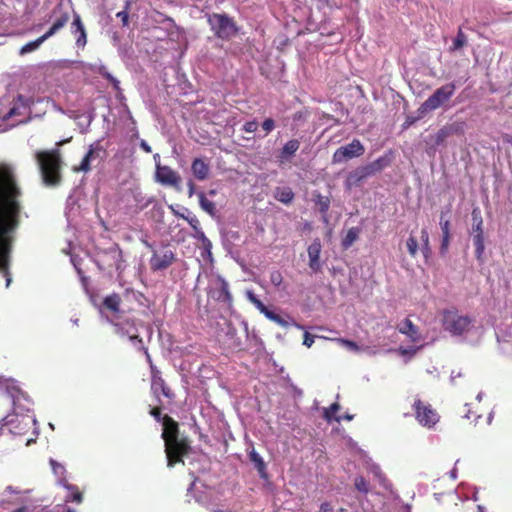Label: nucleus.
<instances>
[{"mask_svg": "<svg viewBox=\"0 0 512 512\" xmlns=\"http://www.w3.org/2000/svg\"><path fill=\"white\" fill-rule=\"evenodd\" d=\"M173 213L175 216L185 219L196 233H200L202 236L204 235L203 232L200 230V222L196 216H185L184 214L179 213L178 211L175 210H173Z\"/></svg>", "mask_w": 512, "mask_h": 512, "instance_id": "nucleus-37", "label": "nucleus"}, {"mask_svg": "<svg viewBox=\"0 0 512 512\" xmlns=\"http://www.w3.org/2000/svg\"><path fill=\"white\" fill-rule=\"evenodd\" d=\"M503 140L512 145V135H505Z\"/></svg>", "mask_w": 512, "mask_h": 512, "instance_id": "nucleus-59", "label": "nucleus"}, {"mask_svg": "<svg viewBox=\"0 0 512 512\" xmlns=\"http://www.w3.org/2000/svg\"><path fill=\"white\" fill-rule=\"evenodd\" d=\"M162 434L161 437L165 441L180 437L179 424L169 415L162 417Z\"/></svg>", "mask_w": 512, "mask_h": 512, "instance_id": "nucleus-17", "label": "nucleus"}, {"mask_svg": "<svg viewBox=\"0 0 512 512\" xmlns=\"http://www.w3.org/2000/svg\"><path fill=\"white\" fill-rule=\"evenodd\" d=\"M449 243H450V235H442V241H441V246H440V253L442 255H444L447 252Z\"/></svg>", "mask_w": 512, "mask_h": 512, "instance_id": "nucleus-50", "label": "nucleus"}, {"mask_svg": "<svg viewBox=\"0 0 512 512\" xmlns=\"http://www.w3.org/2000/svg\"><path fill=\"white\" fill-rule=\"evenodd\" d=\"M62 486L69 492L66 497L67 502L79 504L83 501V494L76 485L70 484L67 480H63Z\"/></svg>", "mask_w": 512, "mask_h": 512, "instance_id": "nucleus-24", "label": "nucleus"}, {"mask_svg": "<svg viewBox=\"0 0 512 512\" xmlns=\"http://www.w3.org/2000/svg\"><path fill=\"white\" fill-rule=\"evenodd\" d=\"M441 323L443 329L452 336H462L471 330L474 319L469 315L460 314L453 307L442 311Z\"/></svg>", "mask_w": 512, "mask_h": 512, "instance_id": "nucleus-2", "label": "nucleus"}, {"mask_svg": "<svg viewBox=\"0 0 512 512\" xmlns=\"http://www.w3.org/2000/svg\"><path fill=\"white\" fill-rule=\"evenodd\" d=\"M364 151L365 148L360 140L354 139L351 143L336 149L332 156V162L334 164L345 162L363 155Z\"/></svg>", "mask_w": 512, "mask_h": 512, "instance_id": "nucleus-10", "label": "nucleus"}, {"mask_svg": "<svg viewBox=\"0 0 512 512\" xmlns=\"http://www.w3.org/2000/svg\"><path fill=\"white\" fill-rule=\"evenodd\" d=\"M71 33L76 36L77 47L83 48L87 44V33L81 16L78 13H74L71 23Z\"/></svg>", "mask_w": 512, "mask_h": 512, "instance_id": "nucleus-19", "label": "nucleus"}, {"mask_svg": "<svg viewBox=\"0 0 512 512\" xmlns=\"http://www.w3.org/2000/svg\"><path fill=\"white\" fill-rule=\"evenodd\" d=\"M105 154V149L100 141H96L89 146V149L78 166L73 167L74 172L87 173L91 170L92 163L95 160H101Z\"/></svg>", "mask_w": 512, "mask_h": 512, "instance_id": "nucleus-11", "label": "nucleus"}, {"mask_svg": "<svg viewBox=\"0 0 512 512\" xmlns=\"http://www.w3.org/2000/svg\"><path fill=\"white\" fill-rule=\"evenodd\" d=\"M129 7H130V2H127L125 9L116 14V17L121 20L123 26H128V24H129V14H128Z\"/></svg>", "mask_w": 512, "mask_h": 512, "instance_id": "nucleus-44", "label": "nucleus"}, {"mask_svg": "<svg viewBox=\"0 0 512 512\" xmlns=\"http://www.w3.org/2000/svg\"><path fill=\"white\" fill-rule=\"evenodd\" d=\"M175 260L174 253L166 250L163 253H154L150 259L151 268L155 271L168 268Z\"/></svg>", "mask_w": 512, "mask_h": 512, "instance_id": "nucleus-18", "label": "nucleus"}, {"mask_svg": "<svg viewBox=\"0 0 512 512\" xmlns=\"http://www.w3.org/2000/svg\"><path fill=\"white\" fill-rule=\"evenodd\" d=\"M6 218L0 213V270L4 272L6 276V286H9L11 277L8 271V254L10 245L8 240L5 238L7 233Z\"/></svg>", "mask_w": 512, "mask_h": 512, "instance_id": "nucleus-9", "label": "nucleus"}, {"mask_svg": "<svg viewBox=\"0 0 512 512\" xmlns=\"http://www.w3.org/2000/svg\"><path fill=\"white\" fill-rule=\"evenodd\" d=\"M242 129L247 133H254L258 129V123L256 120L248 121L243 125Z\"/></svg>", "mask_w": 512, "mask_h": 512, "instance_id": "nucleus-47", "label": "nucleus"}, {"mask_svg": "<svg viewBox=\"0 0 512 512\" xmlns=\"http://www.w3.org/2000/svg\"><path fill=\"white\" fill-rule=\"evenodd\" d=\"M53 15L56 16L55 21L48 29L46 33L43 34L44 38L47 40L50 37L54 36L58 31L64 28L70 20V15L67 11H61V9H54Z\"/></svg>", "mask_w": 512, "mask_h": 512, "instance_id": "nucleus-16", "label": "nucleus"}, {"mask_svg": "<svg viewBox=\"0 0 512 512\" xmlns=\"http://www.w3.org/2000/svg\"><path fill=\"white\" fill-rule=\"evenodd\" d=\"M389 164L390 161L387 157H379L373 162L352 170L348 173L344 183L346 190L350 191L354 187L360 186L367 178L381 172Z\"/></svg>", "mask_w": 512, "mask_h": 512, "instance_id": "nucleus-3", "label": "nucleus"}, {"mask_svg": "<svg viewBox=\"0 0 512 512\" xmlns=\"http://www.w3.org/2000/svg\"><path fill=\"white\" fill-rule=\"evenodd\" d=\"M467 44V36L461 28L458 29L457 35L453 40V45L449 48L450 52L457 51Z\"/></svg>", "mask_w": 512, "mask_h": 512, "instance_id": "nucleus-34", "label": "nucleus"}, {"mask_svg": "<svg viewBox=\"0 0 512 512\" xmlns=\"http://www.w3.org/2000/svg\"><path fill=\"white\" fill-rule=\"evenodd\" d=\"M199 198V205L202 210H204L206 213H208L210 216L216 215V205L213 201H210L206 198L205 194L203 192L198 193Z\"/></svg>", "mask_w": 512, "mask_h": 512, "instance_id": "nucleus-27", "label": "nucleus"}, {"mask_svg": "<svg viewBox=\"0 0 512 512\" xmlns=\"http://www.w3.org/2000/svg\"><path fill=\"white\" fill-rule=\"evenodd\" d=\"M151 367V390L153 394H155L157 397L161 393L163 396H165L168 399L174 398V393L169 388V386L166 384L165 380L161 377L160 371H158L152 364V361L149 362Z\"/></svg>", "mask_w": 512, "mask_h": 512, "instance_id": "nucleus-12", "label": "nucleus"}, {"mask_svg": "<svg viewBox=\"0 0 512 512\" xmlns=\"http://www.w3.org/2000/svg\"><path fill=\"white\" fill-rule=\"evenodd\" d=\"M338 341L341 342L343 345H345L350 350H358V345L354 341L343 339V338L338 339Z\"/></svg>", "mask_w": 512, "mask_h": 512, "instance_id": "nucleus-52", "label": "nucleus"}, {"mask_svg": "<svg viewBox=\"0 0 512 512\" xmlns=\"http://www.w3.org/2000/svg\"><path fill=\"white\" fill-rule=\"evenodd\" d=\"M355 488L364 494H368L370 491L369 483L363 476H357L354 480Z\"/></svg>", "mask_w": 512, "mask_h": 512, "instance_id": "nucleus-39", "label": "nucleus"}, {"mask_svg": "<svg viewBox=\"0 0 512 512\" xmlns=\"http://www.w3.org/2000/svg\"><path fill=\"white\" fill-rule=\"evenodd\" d=\"M342 417V420H347V421H350L353 419V415H350V414H345L344 416H341Z\"/></svg>", "mask_w": 512, "mask_h": 512, "instance_id": "nucleus-61", "label": "nucleus"}, {"mask_svg": "<svg viewBox=\"0 0 512 512\" xmlns=\"http://www.w3.org/2000/svg\"><path fill=\"white\" fill-rule=\"evenodd\" d=\"M425 116H420V114L417 112V116L408 115L405 118V121L403 123V129H407L413 124H415L418 120L424 118Z\"/></svg>", "mask_w": 512, "mask_h": 512, "instance_id": "nucleus-46", "label": "nucleus"}, {"mask_svg": "<svg viewBox=\"0 0 512 512\" xmlns=\"http://www.w3.org/2000/svg\"><path fill=\"white\" fill-rule=\"evenodd\" d=\"M194 193H195V184L193 181L190 180L188 182V196L192 197Z\"/></svg>", "mask_w": 512, "mask_h": 512, "instance_id": "nucleus-56", "label": "nucleus"}, {"mask_svg": "<svg viewBox=\"0 0 512 512\" xmlns=\"http://www.w3.org/2000/svg\"><path fill=\"white\" fill-rule=\"evenodd\" d=\"M340 410V404L338 402H335L330 405V407L325 408L323 412V417L327 422L336 421L341 422L342 417L337 416L336 413Z\"/></svg>", "mask_w": 512, "mask_h": 512, "instance_id": "nucleus-28", "label": "nucleus"}, {"mask_svg": "<svg viewBox=\"0 0 512 512\" xmlns=\"http://www.w3.org/2000/svg\"><path fill=\"white\" fill-rule=\"evenodd\" d=\"M53 15L56 16L55 21L48 29L46 33L43 34L44 38L47 40L50 37L54 36L58 31L64 28L70 20V15L67 11H61V9H54Z\"/></svg>", "mask_w": 512, "mask_h": 512, "instance_id": "nucleus-15", "label": "nucleus"}, {"mask_svg": "<svg viewBox=\"0 0 512 512\" xmlns=\"http://www.w3.org/2000/svg\"><path fill=\"white\" fill-rule=\"evenodd\" d=\"M472 219H473V224L483 225V220H482V217H481V214H480V211L478 208L473 209Z\"/></svg>", "mask_w": 512, "mask_h": 512, "instance_id": "nucleus-51", "label": "nucleus"}, {"mask_svg": "<svg viewBox=\"0 0 512 512\" xmlns=\"http://www.w3.org/2000/svg\"><path fill=\"white\" fill-rule=\"evenodd\" d=\"M109 253L112 255V258L115 260V267L117 270L121 269V262H122V251L121 249L116 245L113 248L109 249Z\"/></svg>", "mask_w": 512, "mask_h": 512, "instance_id": "nucleus-41", "label": "nucleus"}, {"mask_svg": "<svg viewBox=\"0 0 512 512\" xmlns=\"http://www.w3.org/2000/svg\"><path fill=\"white\" fill-rule=\"evenodd\" d=\"M314 343V336L311 335L309 332H305L304 333V339H303V344L305 346H307L308 348H310Z\"/></svg>", "mask_w": 512, "mask_h": 512, "instance_id": "nucleus-54", "label": "nucleus"}, {"mask_svg": "<svg viewBox=\"0 0 512 512\" xmlns=\"http://www.w3.org/2000/svg\"><path fill=\"white\" fill-rule=\"evenodd\" d=\"M140 146L141 148L147 152V153H150L151 152V147L147 144L146 141L142 140L141 143H140Z\"/></svg>", "mask_w": 512, "mask_h": 512, "instance_id": "nucleus-57", "label": "nucleus"}, {"mask_svg": "<svg viewBox=\"0 0 512 512\" xmlns=\"http://www.w3.org/2000/svg\"><path fill=\"white\" fill-rule=\"evenodd\" d=\"M269 278L271 284L275 287H279L283 283V275L279 270L271 271Z\"/></svg>", "mask_w": 512, "mask_h": 512, "instance_id": "nucleus-42", "label": "nucleus"}, {"mask_svg": "<svg viewBox=\"0 0 512 512\" xmlns=\"http://www.w3.org/2000/svg\"><path fill=\"white\" fill-rule=\"evenodd\" d=\"M8 185H9V189L11 190V192L16 190V187H15L14 183L12 182V180L8 181Z\"/></svg>", "mask_w": 512, "mask_h": 512, "instance_id": "nucleus-60", "label": "nucleus"}, {"mask_svg": "<svg viewBox=\"0 0 512 512\" xmlns=\"http://www.w3.org/2000/svg\"><path fill=\"white\" fill-rule=\"evenodd\" d=\"M150 415L154 417V419L156 421H161L162 422V413H161V408L160 407H154L150 410Z\"/></svg>", "mask_w": 512, "mask_h": 512, "instance_id": "nucleus-53", "label": "nucleus"}, {"mask_svg": "<svg viewBox=\"0 0 512 512\" xmlns=\"http://www.w3.org/2000/svg\"><path fill=\"white\" fill-rule=\"evenodd\" d=\"M125 295H126V296H128V295L136 296V293H135L133 290H129V289H127V290L125 291Z\"/></svg>", "mask_w": 512, "mask_h": 512, "instance_id": "nucleus-62", "label": "nucleus"}, {"mask_svg": "<svg viewBox=\"0 0 512 512\" xmlns=\"http://www.w3.org/2000/svg\"><path fill=\"white\" fill-rule=\"evenodd\" d=\"M164 447L169 468L178 463H184L183 458L191 452V444L187 436L167 440L164 442Z\"/></svg>", "mask_w": 512, "mask_h": 512, "instance_id": "nucleus-6", "label": "nucleus"}, {"mask_svg": "<svg viewBox=\"0 0 512 512\" xmlns=\"http://www.w3.org/2000/svg\"><path fill=\"white\" fill-rule=\"evenodd\" d=\"M421 241H422V253L427 258L431 253V248H430V243H429V234L425 228L421 230Z\"/></svg>", "mask_w": 512, "mask_h": 512, "instance_id": "nucleus-38", "label": "nucleus"}, {"mask_svg": "<svg viewBox=\"0 0 512 512\" xmlns=\"http://www.w3.org/2000/svg\"><path fill=\"white\" fill-rule=\"evenodd\" d=\"M156 180L163 184L174 188H178L181 183L180 175L169 166H156Z\"/></svg>", "mask_w": 512, "mask_h": 512, "instance_id": "nucleus-13", "label": "nucleus"}, {"mask_svg": "<svg viewBox=\"0 0 512 512\" xmlns=\"http://www.w3.org/2000/svg\"><path fill=\"white\" fill-rule=\"evenodd\" d=\"M46 41V39L44 38V36H40L39 38H37L36 40L34 41H31V42H28L26 43L24 46H22V48L20 49V55H24V54H27V53H30L36 49H38L40 47V45Z\"/></svg>", "mask_w": 512, "mask_h": 512, "instance_id": "nucleus-36", "label": "nucleus"}, {"mask_svg": "<svg viewBox=\"0 0 512 512\" xmlns=\"http://www.w3.org/2000/svg\"><path fill=\"white\" fill-rule=\"evenodd\" d=\"M191 171L195 179L205 181L210 175V166L202 158H195L191 164Z\"/></svg>", "mask_w": 512, "mask_h": 512, "instance_id": "nucleus-21", "label": "nucleus"}, {"mask_svg": "<svg viewBox=\"0 0 512 512\" xmlns=\"http://www.w3.org/2000/svg\"><path fill=\"white\" fill-rule=\"evenodd\" d=\"M250 459L252 462L255 463L257 469L261 472L265 469V464H264V461L263 459L261 458V456L256 453V452H251L250 453Z\"/></svg>", "mask_w": 512, "mask_h": 512, "instance_id": "nucleus-43", "label": "nucleus"}, {"mask_svg": "<svg viewBox=\"0 0 512 512\" xmlns=\"http://www.w3.org/2000/svg\"><path fill=\"white\" fill-rule=\"evenodd\" d=\"M440 227L442 231V235H450V221L443 218V215L440 217Z\"/></svg>", "mask_w": 512, "mask_h": 512, "instance_id": "nucleus-49", "label": "nucleus"}, {"mask_svg": "<svg viewBox=\"0 0 512 512\" xmlns=\"http://www.w3.org/2000/svg\"><path fill=\"white\" fill-rule=\"evenodd\" d=\"M121 298L118 294L114 293L112 295L106 296L103 300V305L106 309L118 312L120 306Z\"/></svg>", "mask_w": 512, "mask_h": 512, "instance_id": "nucleus-31", "label": "nucleus"}, {"mask_svg": "<svg viewBox=\"0 0 512 512\" xmlns=\"http://www.w3.org/2000/svg\"><path fill=\"white\" fill-rule=\"evenodd\" d=\"M319 512H334L332 505L329 502H323L320 505Z\"/></svg>", "mask_w": 512, "mask_h": 512, "instance_id": "nucleus-55", "label": "nucleus"}, {"mask_svg": "<svg viewBox=\"0 0 512 512\" xmlns=\"http://www.w3.org/2000/svg\"><path fill=\"white\" fill-rule=\"evenodd\" d=\"M400 333L408 336L412 342H418L421 339L418 327L412 323L409 318H406L399 326Z\"/></svg>", "mask_w": 512, "mask_h": 512, "instance_id": "nucleus-23", "label": "nucleus"}, {"mask_svg": "<svg viewBox=\"0 0 512 512\" xmlns=\"http://www.w3.org/2000/svg\"><path fill=\"white\" fill-rule=\"evenodd\" d=\"M19 115H22V111H21L20 107L14 106L3 116V120L7 121V120L11 119L12 117L19 116Z\"/></svg>", "mask_w": 512, "mask_h": 512, "instance_id": "nucleus-48", "label": "nucleus"}, {"mask_svg": "<svg viewBox=\"0 0 512 512\" xmlns=\"http://www.w3.org/2000/svg\"><path fill=\"white\" fill-rule=\"evenodd\" d=\"M207 22L214 35L222 40H230L237 35L239 30L235 21L227 14H210L208 15Z\"/></svg>", "mask_w": 512, "mask_h": 512, "instance_id": "nucleus-5", "label": "nucleus"}, {"mask_svg": "<svg viewBox=\"0 0 512 512\" xmlns=\"http://www.w3.org/2000/svg\"><path fill=\"white\" fill-rule=\"evenodd\" d=\"M406 247L411 257H416L418 252V241L416 237L410 235L406 241Z\"/></svg>", "mask_w": 512, "mask_h": 512, "instance_id": "nucleus-40", "label": "nucleus"}, {"mask_svg": "<svg viewBox=\"0 0 512 512\" xmlns=\"http://www.w3.org/2000/svg\"><path fill=\"white\" fill-rule=\"evenodd\" d=\"M400 353H401L402 355H406V354L411 353V351H410V350H408V349L401 348V349H400Z\"/></svg>", "mask_w": 512, "mask_h": 512, "instance_id": "nucleus-63", "label": "nucleus"}, {"mask_svg": "<svg viewBox=\"0 0 512 512\" xmlns=\"http://www.w3.org/2000/svg\"><path fill=\"white\" fill-rule=\"evenodd\" d=\"M304 117H305V113L300 111V112H297V113L294 114L293 119L294 120H301Z\"/></svg>", "mask_w": 512, "mask_h": 512, "instance_id": "nucleus-58", "label": "nucleus"}, {"mask_svg": "<svg viewBox=\"0 0 512 512\" xmlns=\"http://www.w3.org/2000/svg\"><path fill=\"white\" fill-rule=\"evenodd\" d=\"M456 85L446 83L437 88L417 109L420 116H426L428 113L444 107L454 96Z\"/></svg>", "mask_w": 512, "mask_h": 512, "instance_id": "nucleus-4", "label": "nucleus"}, {"mask_svg": "<svg viewBox=\"0 0 512 512\" xmlns=\"http://www.w3.org/2000/svg\"><path fill=\"white\" fill-rule=\"evenodd\" d=\"M360 233V229L357 227L350 228L347 231L346 236L342 240V247L344 249H348L353 245V243L358 239Z\"/></svg>", "mask_w": 512, "mask_h": 512, "instance_id": "nucleus-33", "label": "nucleus"}, {"mask_svg": "<svg viewBox=\"0 0 512 512\" xmlns=\"http://www.w3.org/2000/svg\"><path fill=\"white\" fill-rule=\"evenodd\" d=\"M220 289L217 300L231 304L232 303V295L229 291V285L224 279H219Z\"/></svg>", "mask_w": 512, "mask_h": 512, "instance_id": "nucleus-32", "label": "nucleus"}, {"mask_svg": "<svg viewBox=\"0 0 512 512\" xmlns=\"http://www.w3.org/2000/svg\"><path fill=\"white\" fill-rule=\"evenodd\" d=\"M322 245L319 239H315L308 247L309 267L313 272L321 270L320 254Z\"/></svg>", "mask_w": 512, "mask_h": 512, "instance_id": "nucleus-20", "label": "nucleus"}, {"mask_svg": "<svg viewBox=\"0 0 512 512\" xmlns=\"http://www.w3.org/2000/svg\"><path fill=\"white\" fill-rule=\"evenodd\" d=\"M299 147H300L299 140L291 139V140L287 141L281 150V157L289 158V157L293 156L297 152Z\"/></svg>", "mask_w": 512, "mask_h": 512, "instance_id": "nucleus-29", "label": "nucleus"}, {"mask_svg": "<svg viewBox=\"0 0 512 512\" xmlns=\"http://www.w3.org/2000/svg\"><path fill=\"white\" fill-rule=\"evenodd\" d=\"M261 126H262V129L265 131V135H268L269 133H271L274 130L276 124L272 118H266L262 122Z\"/></svg>", "mask_w": 512, "mask_h": 512, "instance_id": "nucleus-45", "label": "nucleus"}, {"mask_svg": "<svg viewBox=\"0 0 512 512\" xmlns=\"http://www.w3.org/2000/svg\"><path fill=\"white\" fill-rule=\"evenodd\" d=\"M245 295L247 300L251 302L260 311V313L264 314L269 320L281 326H286L285 320L280 315L269 310L252 290H247Z\"/></svg>", "mask_w": 512, "mask_h": 512, "instance_id": "nucleus-14", "label": "nucleus"}, {"mask_svg": "<svg viewBox=\"0 0 512 512\" xmlns=\"http://www.w3.org/2000/svg\"><path fill=\"white\" fill-rule=\"evenodd\" d=\"M456 132V129L454 125H446L439 129V131L436 134V140L435 143L437 146L444 143V141L451 135H453Z\"/></svg>", "mask_w": 512, "mask_h": 512, "instance_id": "nucleus-30", "label": "nucleus"}, {"mask_svg": "<svg viewBox=\"0 0 512 512\" xmlns=\"http://www.w3.org/2000/svg\"><path fill=\"white\" fill-rule=\"evenodd\" d=\"M42 179L47 186H58L62 181L61 155L59 150L38 151L35 155Z\"/></svg>", "mask_w": 512, "mask_h": 512, "instance_id": "nucleus-1", "label": "nucleus"}, {"mask_svg": "<svg viewBox=\"0 0 512 512\" xmlns=\"http://www.w3.org/2000/svg\"><path fill=\"white\" fill-rule=\"evenodd\" d=\"M294 196V192L290 187H278L274 194L275 199L283 204H290Z\"/></svg>", "mask_w": 512, "mask_h": 512, "instance_id": "nucleus-25", "label": "nucleus"}, {"mask_svg": "<svg viewBox=\"0 0 512 512\" xmlns=\"http://www.w3.org/2000/svg\"><path fill=\"white\" fill-rule=\"evenodd\" d=\"M114 333L121 338L127 337L137 350L143 351L146 355L147 361L151 362V356L145 348L142 338L139 336L136 323L132 319H124L122 321L113 322Z\"/></svg>", "mask_w": 512, "mask_h": 512, "instance_id": "nucleus-7", "label": "nucleus"}, {"mask_svg": "<svg viewBox=\"0 0 512 512\" xmlns=\"http://www.w3.org/2000/svg\"><path fill=\"white\" fill-rule=\"evenodd\" d=\"M17 100L20 101L23 104V106H25V104H24V97L22 95H18L17 96Z\"/></svg>", "mask_w": 512, "mask_h": 512, "instance_id": "nucleus-64", "label": "nucleus"}, {"mask_svg": "<svg viewBox=\"0 0 512 512\" xmlns=\"http://www.w3.org/2000/svg\"><path fill=\"white\" fill-rule=\"evenodd\" d=\"M50 464L54 474L58 477L59 485L62 486V481L67 480L65 467L53 459L50 460Z\"/></svg>", "mask_w": 512, "mask_h": 512, "instance_id": "nucleus-35", "label": "nucleus"}, {"mask_svg": "<svg viewBox=\"0 0 512 512\" xmlns=\"http://www.w3.org/2000/svg\"><path fill=\"white\" fill-rule=\"evenodd\" d=\"M416 420L424 427L432 428L438 421L439 415L431 404L416 399L413 404Z\"/></svg>", "mask_w": 512, "mask_h": 512, "instance_id": "nucleus-8", "label": "nucleus"}, {"mask_svg": "<svg viewBox=\"0 0 512 512\" xmlns=\"http://www.w3.org/2000/svg\"><path fill=\"white\" fill-rule=\"evenodd\" d=\"M315 204L318 206L319 212L322 214L323 219L327 222V212L330 208V198L323 196L320 193L314 195Z\"/></svg>", "mask_w": 512, "mask_h": 512, "instance_id": "nucleus-26", "label": "nucleus"}, {"mask_svg": "<svg viewBox=\"0 0 512 512\" xmlns=\"http://www.w3.org/2000/svg\"><path fill=\"white\" fill-rule=\"evenodd\" d=\"M472 229L474 232L473 244L475 246V255L478 260H481L485 250L483 225L473 224Z\"/></svg>", "mask_w": 512, "mask_h": 512, "instance_id": "nucleus-22", "label": "nucleus"}]
</instances>
